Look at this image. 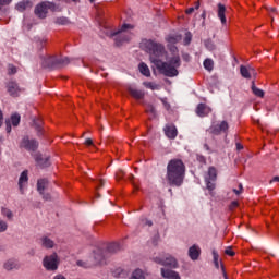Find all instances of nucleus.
Returning a JSON list of instances; mask_svg holds the SVG:
<instances>
[{"label":"nucleus","instance_id":"nucleus-6","mask_svg":"<svg viewBox=\"0 0 279 279\" xmlns=\"http://www.w3.org/2000/svg\"><path fill=\"white\" fill-rule=\"evenodd\" d=\"M93 258L94 260L92 263L77 260L76 265L78 267H84V269H88L89 267H93V265H101V263H104V250L96 248L93 253Z\"/></svg>","mask_w":279,"mask_h":279},{"label":"nucleus","instance_id":"nucleus-16","mask_svg":"<svg viewBox=\"0 0 279 279\" xmlns=\"http://www.w3.org/2000/svg\"><path fill=\"white\" fill-rule=\"evenodd\" d=\"M3 269L5 271H14V269H21V265H19V260L10 258L3 263Z\"/></svg>","mask_w":279,"mask_h":279},{"label":"nucleus","instance_id":"nucleus-35","mask_svg":"<svg viewBox=\"0 0 279 279\" xmlns=\"http://www.w3.org/2000/svg\"><path fill=\"white\" fill-rule=\"evenodd\" d=\"M213 256H214V265L216 269H219V254L216 253V251H213Z\"/></svg>","mask_w":279,"mask_h":279},{"label":"nucleus","instance_id":"nucleus-14","mask_svg":"<svg viewBox=\"0 0 279 279\" xmlns=\"http://www.w3.org/2000/svg\"><path fill=\"white\" fill-rule=\"evenodd\" d=\"M210 112H213V108H210L208 105L202 102L198 104L196 108L197 117H208Z\"/></svg>","mask_w":279,"mask_h":279},{"label":"nucleus","instance_id":"nucleus-30","mask_svg":"<svg viewBox=\"0 0 279 279\" xmlns=\"http://www.w3.org/2000/svg\"><path fill=\"white\" fill-rule=\"evenodd\" d=\"M203 64L206 71H213V69H215V62L213 61V59H205Z\"/></svg>","mask_w":279,"mask_h":279},{"label":"nucleus","instance_id":"nucleus-40","mask_svg":"<svg viewBox=\"0 0 279 279\" xmlns=\"http://www.w3.org/2000/svg\"><path fill=\"white\" fill-rule=\"evenodd\" d=\"M233 193H235V195H241V193H243V184H239V190L233 189Z\"/></svg>","mask_w":279,"mask_h":279},{"label":"nucleus","instance_id":"nucleus-15","mask_svg":"<svg viewBox=\"0 0 279 279\" xmlns=\"http://www.w3.org/2000/svg\"><path fill=\"white\" fill-rule=\"evenodd\" d=\"M39 245L45 250H53V247H56V242L49 236L44 235L39 239Z\"/></svg>","mask_w":279,"mask_h":279},{"label":"nucleus","instance_id":"nucleus-32","mask_svg":"<svg viewBox=\"0 0 279 279\" xmlns=\"http://www.w3.org/2000/svg\"><path fill=\"white\" fill-rule=\"evenodd\" d=\"M54 23L57 25H69L71 21L68 17L61 16V17H57Z\"/></svg>","mask_w":279,"mask_h":279},{"label":"nucleus","instance_id":"nucleus-18","mask_svg":"<svg viewBox=\"0 0 279 279\" xmlns=\"http://www.w3.org/2000/svg\"><path fill=\"white\" fill-rule=\"evenodd\" d=\"M163 132L168 138H175L178 136V129L173 124L166 125Z\"/></svg>","mask_w":279,"mask_h":279},{"label":"nucleus","instance_id":"nucleus-34","mask_svg":"<svg viewBox=\"0 0 279 279\" xmlns=\"http://www.w3.org/2000/svg\"><path fill=\"white\" fill-rule=\"evenodd\" d=\"M205 182L208 191H215V181H211L210 179H205Z\"/></svg>","mask_w":279,"mask_h":279},{"label":"nucleus","instance_id":"nucleus-21","mask_svg":"<svg viewBox=\"0 0 279 279\" xmlns=\"http://www.w3.org/2000/svg\"><path fill=\"white\" fill-rule=\"evenodd\" d=\"M33 5L34 3H32V1L23 0L16 4L15 9L17 12H25V10H32Z\"/></svg>","mask_w":279,"mask_h":279},{"label":"nucleus","instance_id":"nucleus-3","mask_svg":"<svg viewBox=\"0 0 279 279\" xmlns=\"http://www.w3.org/2000/svg\"><path fill=\"white\" fill-rule=\"evenodd\" d=\"M128 29H134V26L130 24L122 25L121 29L118 32L111 33V38H114L116 45L120 47V45H123V43H129L132 38V34L128 33Z\"/></svg>","mask_w":279,"mask_h":279},{"label":"nucleus","instance_id":"nucleus-56","mask_svg":"<svg viewBox=\"0 0 279 279\" xmlns=\"http://www.w3.org/2000/svg\"><path fill=\"white\" fill-rule=\"evenodd\" d=\"M236 149H239V150H241V149H243V145H241V144H236Z\"/></svg>","mask_w":279,"mask_h":279},{"label":"nucleus","instance_id":"nucleus-48","mask_svg":"<svg viewBox=\"0 0 279 279\" xmlns=\"http://www.w3.org/2000/svg\"><path fill=\"white\" fill-rule=\"evenodd\" d=\"M193 12H195V8H189L186 11H185V13L186 14H193Z\"/></svg>","mask_w":279,"mask_h":279},{"label":"nucleus","instance_id":"nucleus-43","mask_svg":"<svg viewBox=\"0 0 279 279\" xmlns=\"http://www.w3.org/2000/svg\"><path fill=\"white\" fill-rule=\"evenodd\" d=\"M184 44L185 45H191V33L185 34Z\"/></svg>","mask_w":279,"mask_h":279},{"label":"nucleus","instance_id":"nucleus-57","mask_svg":"<svg viewBox=\"0 0 279 279\" xmlns=\"http://www.w3.org/2000/svg\"><path fill=\"white\" fill-rule=\"evenodd\" d=\"M195 10H199V2L195 3Z\"/></svg>","mask_w":279,"mask_h":279},{"label":"nucleus","instance_id":"nucleus-51","mask_svg":"<svg viewBox=\"0 0 279 279\" xmlns=\"http://www.w3.org/2000/svg\"><path fill=\"white\" fill-rule=\"evenodd\" d=\"M145 226L151 228V226H154V222H151V220H146Z\"/></svg>","mask_w":279,"mask_h":279},{"label":"nucleus","instance_id":"nucleus-42","mask_svg":"<svg viewBox=\"0 0 279 279\" xmlns=\"http://www.w3.org/2000/svg\"><path fill=\"white\" fill-rule=\"evenodd\" d=\"M225 254H227V256H234V251H232L231 246L227 247L225 251Z\"/></svg>","mask_w":279,"mask_h":279},{"label":"nucleus","instance_id":"nucleus-62","mask_svg":"<svg viewBox=\"0 0 279 279\" xmlns=\"http://www.w3.org/2000/svg\"><path fill=\"white\" fill-rule=\"evenodd\" d=\"M0 155H1V150H0Z\"/></svg>","mask_w":279,"mask_h":279},{"label":"nucleus","instance_id":"nucleus-45","mask_svg":"<svg viewBox=\"0 0 279 279\" xmlns=\"http://www.w3.org/2000/svg\"><path fill=\"white\" fill-rule=\"evenodd\" d=\"M239 206V202L233 201L230 205V210H234V208H236Z\"/></svg>","mask_w":279,"mask_h":279},{"label":"nucleus","instance_id":"nucleus-13","mask_svg":"<svg viewBox=\"0 0 279 279\" xmlns=\"http://www.w3.org/2000/svg\"><path fill=\"white\" fill-rule=\"evenodd\" d=\"M240 73L245 80H252V77H256V70L250 65H241Z\"/></svg>","mask_w":279,"mask_h":279},{"label":"nucleus","instance_id":"nucleus-28","mask_svg":"<svg viewBox=\"0 0 279 279\" xmlns=\"http://www.w3.org/2000/svg\"><path fill=\"white\" fill-rule=\"evenodd\" d=\"M1 215H2V217H7V219H9V221H12V219H14V214L8 207L1 208Z\"/></svg>","mask_w":279,"mask_h":279},{"label":"nucleus","instance_id":"nucleus-61","mask_svg":"<svg viewBox=\"0 0 279 279\" xmlns=\"http://www.w3.org/2000/svg\"><path fill=\"white\" fill-rule=\"evenodd\" d=\"M90 1V3H95V0H89Z\"/></svg>","mask_w":279,"mask_h":279},{"label":"nucleus","instance_id":"nucleus-24","mask_svg":"<svg viewBox=\"0 0 279 279\" xmlns=\"http://www.w3.org/2000/svg\"><path fill=\"white\" fill-rule=\"evenodd\" d=\"M218 19H220L222 25H226V5L221 3L218 4Z\"/></svg>","mask_w":279,"mask_h":279},{"label":"nucleus","instance_id":"nucleus-7","mask_svg":"<svg viewBox=\"0 0 279 279\" xmlns=\"http://www.w3.org/2000/svg\"><path fill=\"white\" fill-rule=\"evenodd\" d=\"M154 263H157V265H162L163 267H171V269L178 268V260L171 256H155L153 257Z\"/></svg>","mask_w":279,"mask_h":279},{"label":"nucleus","instance_id":"nucleus-19","mask_svg":"<svg viewBox=\"0 0 279 279\" xmlns=\"http://www.w3.org/2000/svg\"><path fill=\"white\" fill-rule=\"evenodd\" d=\"M202 254V248L197 246V244H194L189 248V256L191 260H197Z\"/></svg>","mask_w":279,"mask_h":279},{"label":"nucleus","instance_id":"nucleus-4","mask_svg":"<svg viewBox=\"0 0 279 279\" xmlns=\"http://www.w3.org/2000/svg\"><path fill=\"white\" fill-rule=\"evenodd\" d=\"M41 64L46 69H53V66H66L71 61H69V58H58V57H51L49 54H45L40 57Z\"/></svg>","mask_w":279,"mask_h":279},{"label":"nucleus","instance_id":"nucleus-12","mask_svg":"<svg viewBox=\"0 0 279 279\" xmlns=\"http://www.w3.org/2000/svg\"><path fill=\"white\" fill-rule=\"evenodd\" d=\"M29 182L28 171L24 170L19 178V190L21 195H25V186Z\"/></svg>","mask_w":279,"mask_h":279},{"label":"nucleus","instance_id":"nucleus-29","mask_svg":"<svg viewBox=\"0 0 279 279\" xmlns=\"http://www.w3.org/2000/svg\"><path fill=\"white\" fill-rule=\"evenodd\" d=\"M138 69L142 75H145V77H149L151 75V71H149V66H147V64L141 63Z\"/></svg>","mask_w":279,"mask_h":279},{"label":"nucleus","instance_id":"nucleus-55","mask_svg":"<svg viewBox=\"0 0 279 279\" xmlns=\"http://www.w3.org/2000/svg\"><path fill=\"white\" fill-rule=\"evenodd\" d=\"M98 183H99V186H97V189H101V186H104V180H99Z\"/></svg>","mask_w":279,"mask_h":279},{"label":"nucleus","instance_id":"nucleus-46","mask_svg":"<svg viewBox=\"0 0 279 279\" xmlns=\"http://www.w3.org/2000/svg\"><path fill=\"white\" fill-rule=\"evenodd\" d=\"M147 112H150L151 114H156V108H154V106H150V107L147 109Z\"/></svg>","mask_w":279,"mask_h":279},{"label":"nucleus","instance_id":"nucleus-60","mask_svg":"<svg viewBox=\"0 0 279 279\" xmlns=\"http://www.w3.org/2000/svg\"><path fill=\"white\" fill-rule=\"evenodd\" d=\"M74 3H77V2H80V0H72Z\"/></svg>","mask_w":279,"mask_h":279},{"label":"nucleus","instance_id":"nucleus-2","mask_svg":"<svg viewBox=\"0 0 279 279\" xmlns=\"http://www.w3.org/2000/svg\"><path fill=\"white\" fill-rule=\"evenodd\" d=\"M186 175V166L181 159H172L167 166V181L170 186H180L184 184V177Z\"/></svg>","mask_w":279,"mask_h":279},{"label":"nucleus","instance_id":"nucleus-59","mask_svg":"<svg viewBox=\"0 0 279 279\" xmlns=\"http://www.w3.org/2000/svg\"><path fill=\"white\" fill-rule=\"evenodd\" d=\"M205 149L209 150L210 148L208 147V144L204 145Z\"/></svg>","mask_w":279,"mask_h":279},{"label":"nucleus","instance_id":"nucleus-38","mask_svg":"<svg viewBox=\"0 0 279 279\" xmlns=\"http://www.w3.org/2000/svg\"><path fill=\"white\" fill-rule=\"evenodd\" d=\"M9 75H14L16 73V66L10 64L8 68Z\"/></svg>","mask_w":279,"mask_h":279},{"label":"nucleus","instance_id":"nucleus-53","mask_svg":"<svg viewBox=\"0 0 279 279\" xmlns=\"http://www.w3.org/2000/svg\"><path fill=\"white\" fill-rule=\"evenodd\" d=\"M267 10H268V12H277L276 8H274V7H269Z\"/></svg>","mask_w":279,"mask_h":279},{"label":"nucleus","instance_id":"nucleus-10","mask_svg":"<svg viewBox=\"0 0 279 279\" xmlns=\"http://www.w3.org/2000/svg\"><path fill=\"white\" fill-rule=\"evenodd\" d=\"M19 123H21V116L19 113H13L10 119L5 120L7 132L10 134L13 128H19Z\"/></svg>","mask_w":279,"mask_h":279},{"label":"nucleus","instance_id":"nucleus-36","mask_svg":"<svg viewBox=\"0 0 279 279\" xmlns=\"http://www.w3.org/2000/svg\"><path fill=\"white\" fill-rule=\"evenodd\" d=\"M144 86L146 88H150V90H156V88H158V85L154 84L153 82H144Z\"/></svg>","mask_w":279,"mask_h":279},{"label":"nucleus","instance_id":"nucleus-52","mask_svg":"<svg viewBox=\"0 0 279 279\" xmlns=\"http://www.w3.org/2000/svg\"><path fill=\"white\" fill-rule=\"evenodd\" d=\"M53 279H66V278L64 276H62V275H57V276H54Z\"/></svg>","mask_w":279,"mask_h":279},{"label":"nucleus","instance_id":"nucleus-37","mask_svg":"<svg viewBox=\"0 0 279 279\" xmlns=\"http://www.w3.org/2000/svg\"><path fill=\"white\" fill-rule=\"evenodd\" d=\"M8 230V222L5 220H0V233Z\"/></svg>","mask_w":279,"mask_h":279},{"label":"nucleus","instance_id":"nucleus-17","mask_svg":"<svg viewBox=\"0 0 279 279\" xmlns=\"http://www.w3.org/2000/svg\"><path fill=\"white\" fill-rule=\"evenodd\" d=\"M119 250H121V246L119 245V243L109 244L107 246V251H102L104 260H106V256H108V254H117Z\"/></svg>","mask_w":279,"mask_h":279},{"label":"nucleus","instance_id":"nucleus-1","mask_svg":"<svg viewBox=\"0 0 279 279\" xmlns=\"http://www.w3.org/2000/svg\"><path fill=\"white\" fill-rule=\"evenodd\" d=\"M169 51L172 52V56H167V50L165 46L160 43H156L151 39H146L142 41V49L150 56V62L158 69L161 75L166 77H178V69L182 64V59H180V53H178V47L173 46L177 43L182 40V36L179 35H169L166 38ZM167 56V62L162 61V58Z\"/></svg>","mask_w":279,"mask_h":279},{"label":"nucleus","instance_id":"nucleus-54","mask_svg":"<svg viewBox=\"0 0 279 279\" xmlns=\"http://www.w3.org/2000/svg\"><path fill=\"white\" fill-rule=\"evenodd\" d=\"M271 182H279V177H274L272 180H270V184Z\"/></svg>","mask_w":279,"mask_h":279},{"label":"nucleus","instance_id":"nucleus-8","mask_svg":"<svg viewBox=\"0 0 279 279\" xmlns=\"http://www.w3.org/2000/svg\"><path fill=\"white\" fill-rule=\"evenodd\" d=\"M59 264L60 259L58 258V254L56 253L45 256L43 260V265L45 269H47V271H56Z\"/></svg>","mask_w":279,"mask_h":279},{"label":"nucleus","instance_id":"nucleus-31","mask_svg":"<svg viewBox=\"0 0 279 279\" xmlns=\"http://www.w3.org/2000/svg\"><path fill=\"white\" fill-rule=\"evenodd\" d=\"M130 279H145V272H143V270L141 269H136L135 271H133Z\"/></svg>","mask_w":279,"mask_h":279},{"label":"nucleus","instance_id":"nucleus-27","mask_svg":"<svg viewBox=\"0 0 279 279\" xmlns=\"http://www.w3.org/2000/svg\"><path fill=\"white\" fill-rule=\"evenodd\" d=\"M205 179L215 182V180H217V169L215 167H209L207 177Z\"/></svg>","mask_w":279,"mask_h":279},{"label":"nucleus","instance_id":"nucleus-44","mask_svg":"<svg viewBox=\"0 0 279 279\" xmlns=\"http://www.w3.org/2000/svg\"><path fill=\"white\" fill-rule=\"evenodd\" d=\"M41 123H43V122H41L40 120H37V121L35 122L37 132H40V131L43 130V128L40 126Z\"/></svg>","mask_w":279,"mask_h":279},{"label":"nucleus","instance_id":"nucleus-22","mask_svg":"<svg viewBox=\"0 0 279 279\" xmlns=\"http://www.w3.org/2000/svg\"><path fill=\"white\" fill-rule=\"evenodd\" d=\"M161 276L162 278L166 279H177L180 276V274L177 272L175 270L161 268Z\"/></svg>","mask_w":279,"mask_h":279},{"label":"nucleus","instance_id":"nucleus-11","mask_svg":"<svg viewBox=\"0 0 279 279\" xmlns=\"http://www.w3.org/2000/svg\"><path fill=\"white\" fill-rule=\"evenodd\" d=\"M20 147L27 149V151H36L38 149V143L36 140H29V137H24L20 143Z\"/></svg>","mask_w":279,"mask_h":279},{"label":"nucleus","instance_id":"nucleus-20","mask_svg":"<svg viewBox=\"0 0 279 279\" xmlns=\"http://www.w3.org/2000/svg\"><path fill=\"white\" fill-rule=\"evenodd\" d=\"M35 160L41 169H46V167H49L51 165V161L49 160V157H43V155H36Z\"/></svg>","mask_w":279,"mask_h":279},{"label":"nucleus","instance_id":"nucleus-25","mask_svg":"<svg viewBox=\"0 0 279 279\" xmlns=\"http://www.w3.org/2000/svg\"><path fill=\"white\" fill-rule=\"evenodd\" d=\"M49 185V181L47 179H39L37 181V191L43 195L45 193V189Z\"/></svg>","mask_w":279,"mask_h":279},{"label":"nucleus","instance_id":"nucleus-23","mask_svg":"<svg viewBox=\"0 0 279 279\" xmlns=\"http://www.w3.org/2000/svg\"><path fill=\"white\" fill-rule=\"evenodd\" d=\"M129 93L134 99H143L145 97V93L141 89H136L134 87H129Z\"/></svg>","mask_w":279,"mask_h":279},{"label":"nucleus","instance_id":"nucleus-47","mask_svg":"<svg viewBox=\"0 0 279 279\" xmlns=\"http://www.w3.org/2000/svg\"><path fill=\"white\" fill-rule=\"evenodd\" d=\"M41 195H43V199H46V201L51 199V195L45 194V192Z\"/></svg>","mask_w":279,"mask_h":279},{"label":"nucleus","instance_id":"nucleus-50","mask_svg":"<svg viewBox=\"0 0 279 279\" xmlns=\"http://www.w3.org/2000/svg\"><path fill=\"white\" fill-rule=\"evenodd\" d=\"M85 145H87L88 147H90V145H94V144H93V140H92V138H87V140L85 141Z\"/></svg>","mask_w":279,"mask_h":279},{"label":"nucleus","instance_id":"nucleus-39","mask_svg":"<svg viewBox=\"0 0 279 279\" xmlns=\"http://www.w3.org/2000/svg\"><path fill=\"white\" fill-rule=\"evenodd\" d=\"M125 175V172L123 170H119L116 174L117 180H123V177Z\"/></svg>","mask_w":279,"mask_h":279},{"label":"nucleus","instance_id":"nucleus-5","mask_svg":"<svg viewBox=\"0 0 279 279\" xmlns=\"http://www.w3.org/2000/svg\"><path fill=\"white\" fill-rule=\"evenodd\" d=\"M51 12H57L58 7L54 2L50 1H43L41 3L35 7V14L38 19H47V14Z\"/></svg>","mask_w":279,"mask_h":279},{"label":"nucleus","instance_id":"nucleus-33","mask_svg":"<svg viewBox=\"0 0 279 279\" xmlns=\"http://www.w3.org/2000/svg\"><path fill=\"white\" fill-rule=\"evenodd\" d=\"M252 90L256 97H265V92H263V89H259L258 87H256V85H254V83L252 85Z\"/></svg>","mask_w":279,"mask_h":279},{"label":"nucleus","instance_id":"nucleus-9","mask_svg":"<svg viewBox=\"0 0 279 279\" xmlns=\"http://www.w3.org/2000/svg\"><path fill=\"white\" fill-rule=\"evenodd\" d=\"M230 125L228 124V121H221L218 124H213L209 130L207 131L209 134H214L215 136H219L221 132L226 134L228 132Z\"/></svg>","mask_w":279,"mask_h":279},{"label":"nucleus","instance_id":"nucleus-41","mask_svg":"<svg viewBox=\"0 0 279 279\" xmlns=\"http://www.w3.org/2000/svg\"><path fill=\"white\" fill-rule=\"evenodd\" d=\"M10 3H12V0H0V10L3 5H10Z\"/></svg>","mask_w":279,"mask_h":279},{"label":"nucleus","instance_id":"nucleus-49","mask_svg":"<svg viewBox=\"0 0 279 279\" xmlns=\"http://www.w3.org/2000/svg\"><path fill=\"white\" fill-rule=\"evenodd\" d=\"M3 125V111L0 109V128Z\"/></svg>","mask_w":279,"mask_h":279},{"label":"nucleus","instance_id":"nucleus-58","mask_svg":"<svg viewBox=\"0 0 279 279\" xmlns=\"http://www.w3.org/2000/svg\"><path fill=\"white\" fill-rule=\"evenodd\" d=\"M129 180L132 182V180H134V175H133V174H130Z\"/></svg>","mask_w":279,"mask_h":279},{"label":"nucleus","instance_id":"nucleus-26","mask_svg":"<svg viewBox=\"0 0 279 279\" xmlns=\"http://www.w3.org/2000/svg\"><path fill=\"white\" fill-rule=\"evenodd\" d=\"M8 93L13 97H16V95H19V85L15 82H10L8 84Z\"/></svg>","mask_w":279,"mask_h":279}]
</instances>
